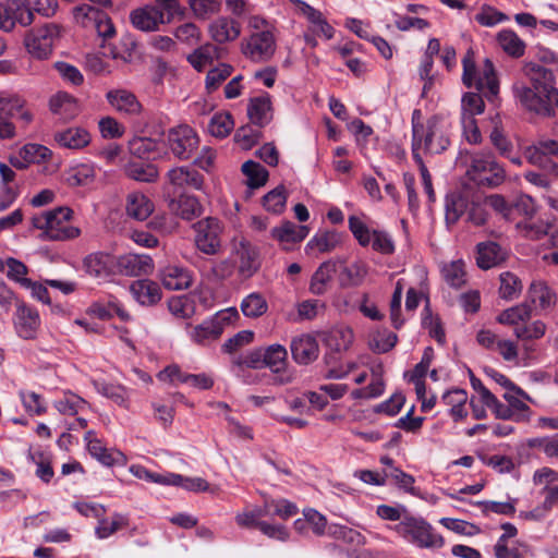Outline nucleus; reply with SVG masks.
<instances>
[{
    "instance_id": "obj_1",
    "label": "nucleus",
    "mask_w": 558,
    "mask_h": 558,
    "mask_svg": "<svg viewBox=\"0 0 558 558\" xmlns=\"http://www.w3.org/2000/svg\"><path fill=\"white\" fill-rule=\"evenodd\" d=\"M523 72L527 83L513 84L515 100L529 112L545 118L555 117L558 111V88L554 72L535 62L526 63Z\"/></svg>"
},
{
    "instance_id": "obj_2",
    "label": "nucleus",
    "mask_w": 558,
    "mask_h": 558,
    "mask_svg": "<svg viewBox=\"0 0 558 558\" xmlns=\"http://www.w3.org/2000/svg\"><path fill=\"white\" fill-rule=\"evenodd\" d=\"M422 112L415 109L412 112V153L441 154L450 145L448 126L438 116L422 121Z\"/></svg>"
},
{
    "instance_id": "obj_3",
    "label": "nucleus",
    "mask_w": 558,
    "mask_h": 558,
    "mask_svg": "<svg viewBox=\"0 0 558 558\" xmlns=\"http://www.w3.org/2000/svg\"><path fill=\"white\" fill-rule=\"evenodd\" d=\"M72 209L69 207H58L35 216L32 219L34 228L43 231V240L64 241L77 238L80 229L69 225L72 217Z\"/></svg>"
},
{
    "instance_id": "obj_4",
    "label": "nucleus",
    "mask_w": 558,
    "mask_h": 558,
    "mask_svg": "<svg viewBox=\"0 0 558 558\" xmlns=\"http://www.w3.org/2000/svg\"><path fill=\"white\" fill-rule=\"evenodd\" d=\"M471 181L478 186L495 187L506 178L505 169L490 153L475 154L466 171Z\"/></svg>"
},
{
    "instance_id": "obj_5",
    "label": "nucleus",
    "mask_w": 558,
    "mask_h": 558,
    "mask_svg": "<svg viewBox=\"0 0 558 558\" xmlns=\"http://www.w3.org/2000/svg\"><path fill=\"white\" fill-rule=\"evenodd\" d=\"M61 36V26L45 23L27 32L24 44L27 52L37 60H47L52 54L54 43Z\"/></svg>"
},
{
    "instance_id": "obj_6",
    "label": "nucleus",
    "mask_w": 558,
    "mask_h": 558,
    "mask_svg": "<svg viewBox=\"0 0 558 558\" xmlns=\"http://www.w3.org/2000/svg\"><path fill=\"white\" fill-rule=\"evenodd\" d=\"M462 81L464 85L468 87L474 86L478 90L487 89L492 96L498 94V81L495 75L494 64L489 59H485L483 71L477 73L474 51L469 49L462 59Z\"/></svg>"
},
{
    "instance_id": "obj_7",
    "label": "nucleus",
    "mask_w": 558,
    "mask_h": 558,
    "mask_svg": "<svg viewBox=\"0 0 558 558\" xmlns=\"http://www.w3.org/2000/svg\"><path fill=\"white\" fill-rule=\"evenodd\" d=\"M277 50V38L274 28L263 32H251L241 40L242 54L252 62L264 63L270 61Z\"/></svg>"
},
{
    "instance_id": "obj_8",
    "label": "nucleus",
    "mask_w": 558,
    "mask_h": 558,
    "mask_svg": "<svg viewBox=\"0 0 558 558\" xmlns=\"http://www.w3.org/2000/svg\"><path fill=\"white\" fill-rule=\"evenodd\" d=\"M393 530L407 541L425 548H440L444 538L422 519L405 518L393 526Z\"/></svg>"
},
{
    "instance_id": "obj_9",
    "label": "nucleus",
    "mask_w": 558,
    "mask_h": 558,
    "mask_svg": "<svg viewBox=\"0 0 558 558\" xmlns=\"http://www.w3.org/2000/svg\"><path fill=\"white\" fill-rule=\"evenodd\" d=\"M19 119L28 125L34 120L33 112L26 108V100L20 96L0 98V140H11L16 135V128L12 118Z\"/></svg>"
},
{
    "instance_id": "obj_10",
    "label": "nucleus",
    "mask_w": 558,
    "mask_h": 558,
    "mask_svg": "<svg viewBox=\"0 0 558 558\" xmlns=\"http://www.w3.org/2000/svg\"><path fill=\"white\" fill-rule=\"evenodd\" d=\"M525 159L533 166L558 180V142L555 140H539L524 148Z\"/></svg>"
},
{
    "instance_id": "obj_11",
    "label": "nucleus",
    "mask_w": 558,
    "mask_h": 558,
    "mask_svg": "<svg viewBox=\"0 0 558 558\" xmlns=\"http://www.w3.org/2000/svg\"><path fill=\"white\" fill-rule=\"evenodd\" d=\"M75 22L85 28H94L99 37L112 38L116 35L114 25L109 15L89 4H82L73 9Z\"/></svg>"
},
{
    "instance_id": "obj_12",
    "label": "nucleus",
    "mask_w": 558,
    "mask_h": 558,
    "mask_svg": "<svg viewBox=\"0 0 558 558\" xmlns=\"http://www.w3.org/2000/svg\"><path fill=\"white\" fill-rule=\"evenodd\" d=\"M167 143L170 151L180 160H187L199 145L196 132L189 125H179L169 130Z\"/></svg>"
},
{
    "instance_id": "obj_13",
    "label": "nucleus",
    "mask_w": 558,
    "mask_h": 558,
    "mask_svg": "<svg viewBox=\"0 0 558 558\" xmlns=\"http://www.w3.org/2000/svg\"><path fill=\"white\" fill-rule=\"evenodd\" d=\"M264 367H268L275 375L274 383L287 385L292 383L293 373L288 367V351L278 343L263 348Z\"/></svg>"
},
{
    "instance_id": "obj_14",
    "label": "nucleus",
    "mask_w": 558,
    "mask_h": 558,
    "mask_svg": "<svg viewBox=\"0 0 558 558\" xmlns=\"http://www.w3.org/2000/svg\"><path fill=\"white\" fill-rule=\"evenodd\" d=\"M197 248L208 255H215L220 250L221 227L219 220L208 217L194 225Z\"/></svg>"
},
{
    "instance_id": "obj_15",
    "label": "nucleus",
    "mask_w": 558,
    "mask_h": 558,
    "mask_svg": "<svg viewBox=\"0 0 558 558\" xmlns=\"http://www.w3.org/2000/svg\"><path fill=\"white\" fill-rule=\"evenodd\" d=\"M290 351L296 364L310 365L319 356V344L315 336L302 333L292 338Z\"/></svg>"
},
{
    "instance_id": "obj_16",
    "label": "nucleus",
    "mask_w": 558,
    "mask_h": 558,
    "mask_svg": "<svg viewBox=\"0 0 558 558\" xmlns=\"http://www.w3.org/2000/svg\"><path fill=\"white\" fill-rule=\"evenodd\" d=\"M158 378L161 381H169L172 384L182 383L187 384L198 389H210L214 385V379L207 374H187L183 373L179 366L170 365L159 372Z\"/></svg>"
},
{
    "instance_id": "obj_17",
    "label": "nucleus",
    "mask_w": 558,
    "mask_h": 558,
    "mask_svg": "<svg viewBox=\"0 0 558 558\" xmlns=\"http://www.w3.org/2000/svg\"><path fill=\"white\" fill-rule=\"evenodd\" d=\"M533 481L536 485L542 486L543 509L549 510L554 506H558V472L543 468L534 473Z\"/></svg>"
},
{
    "instance_id": "obj_18",
    "label": "nucleus",
    "mask_w": 558,
    "mask_h": 558,
    "mask_svg": "<svg viewBox=\"0 0 558 558\" xmlns=\"http://www.w3.org/2000/svg\"><path fill=\"white\" fill-rule=\"evenodd\" d=\"M167 178L174 193L185 189L202 190L204 184V177L197 170L184 166L170 169Z\"/></svg>"
},
{
    "instance_id": "obj_19",
    "label": "nucleus",
    "mask_w": 558,
    "mask_h": 558,
    "mask_svg": "<svg viewBox=\"0 0 558 558\" xmlns=\"http://www.w3.org/2000/svg\"><path fill=\"white\" fill-rule=\"evenodd\" d=\"M16 22L23 26H28L33 23V15L24 10L17 0H8L5 3H0V28L11 31Z\"/></svg>"
},
{
    "instance_id": "obj_20",
    "label": "nucleus",
    "mask_w": 558,
    "mask_h": 558,
    "mask_svg": "<svg viewBox=\"0 0 558 558\" xmlns=\"http://www.w3.org/2000/svg\"><path fill=\"white\" fill-rule=\"evenodd\" d=\"M117 267L124 276L137 277L148 275L154 269L150 256L144 254H125L117 259Z\"/></svg>"
},
{
    "instance_id": "obj_21",
    "label": "nucleus",
    "mask_w": 558,
    "mask_h": 558,
    "mask_svg": "<svg viewBox=\"0 0 558 558\" xmlns=\"http://www.w3.org/2000/svg\"><path fill=\"white\" fill-rule=\"evenodd\" d=\"M241 23L227 16L217 17L208 27L211 39L217 44L236 40L241 35Z\"/></svg>"
},
{
    "instance_id": "obj_22",
    "label": "nucleus",
    "mask_w": 558,
    "mask_h": 558,
    "mask_svg": "<svg viewBox=\"0 0 558 558\" xmlns=\"http://www.w3.org/2000/svg\"><path fill=\"white\" fill-rule=\"evenodd\" d=\"M15 329L23 339H34L40 326L39 314L36 310L20 304L15 314Z\"/></svg>"
},
{
    "instance_id": "obj_23",
    "label": "nucleus",
    "mask_w": 558,
    "mask_h": 558,
    "mask_svg": "<svg viewBox=\"0 0 558 558\" xmlns=\"http://www.w3.org/2000/svg\"><path fill=\"white\" fill-rule=\"evenodd\" d=\"M132 25L142 32H154L165 23L163 12L156 7H144L131 12Z\"/></svg>"
},
{
    "instance_id": "obj_24",
    "label": "nucleus",
    "mask_w": 558,
    "mask_h": 558,
    "mask_svg": "<svg viewBox=\"0 0 558 558\" xmlns=\"http://www.w3.org/2000/svg\"><path fill=\"white\" fill-rule=\"evenodd\" d=\"M530 301L542 312L553 310L557 303L556 292L542 280L533 281L529 288Z\"/></svg>"
},
{
    "instance_id": "obj_25",
    "label": "nucleus",
    "mask_w": 558,
    "mask_h": 558,
    "mask_svg": "<svg viewBox=\"0 0 558 558\" xmlns=\"http://www.w3.org/2000/svg\"><path fill=\"white\" fill-rule=\"evenodd\" d=\"M59 146L69 149H82L90 142V134L81 126H72L62 131H58L53 135Z\"/></svg>"
},
{
    "instance_id": "obj_26",
    "label": "nucleus",
    "mask_w": 558,
    "mask_h": 558,
    "mask_svg": "<svg viewBox=\"0 0 558 558\" xmlns=\"http://www.w3.org/2000/svg\"><path fill=\"white\" fill-rule=\"evenodd\" d=\"M133 298L142 305H154L161 300V290L155 281L141 279L130 286Z\"/></svg>"
},
{
    "instance_id": "obj_27",
    "label": "nucleus",
    "mask_w": 558,
    "mask_h": 558,
    "mask_svg": "<svg viewBox=\"0 0 558 558\" xmlns=\"http://www.w3.org/2000/svg\"><path fill=\"white\" fill-rule=\"evenodd\" d=\"M159 278L162 286L168 290H184L192 283L190 272L175 265H168L160 270Z\"/></svg>"
},
{
    "instance_id": "obj_28",
    "label": "nucleus",
    "mask_w": 558,
    "mask_h": 558,
    "mask_svg": "<svg viewBox=\"0 0 558 558\" xmlns=\"http://www.w3.org/2000/svg\"><path fill=\"white\" fill-rule=\"evenodd\" d=\"M324 344L331 351L340 353L353 342V331L345 326H338L322 333Z\"/></svg>"
},
{
    "instance_id": "obj_29",
    "label": "nucleus",
    "mask_w": 558,
    "mask_h": 558,
    "mask_svg": "<svg viewBox=\"0 0 558 558\" xmlns=\"http://www.w3.org/2000/svg\"><path fill=\"white\" fill-rule=\"evenodd\" d=\"M49 109L63 120H71L78 113L77 100L65 92H58L50 97Z\"/></svg>"
},
{
    "instance_id": "obj_30",
    "label": "nucleus",
    "mask_w": 558,
    "mask_h": 558,
    "mask_svg": "<svg viewBox=\"0 0 558 558\" xmlns=\"http://www.w3.org/2000/svg\"><path fill=\"white\" fill-rule=\"evenodd\" d=\"M247 116L254 125L258 128L267 125L272 119L269 96L252 98L247 105Z\"/></svg>"
},
{
    "instance_id": "obj_31",
    "label": "nucleus",
    "mask_w": 558,
    "mask_h": 558,
    "mask_svg": "<svg viewBox=\"0 0 558 558\" xmlns=\"http://www.w3.org/2000/svg\"><path fill=\"white\" fill-rule=\"evenodd\" d=\"M125 210L129 217L143 221L151 215L154 204L145 194L132 192L126 197Z\"/></svg>"
},
{
    "instance_id": "obj_32",
    "label": "nucleus",
    "mask_w": 558,
    "mask_h": 558,
    "mask_svg": "<svg viewBox=\"0 0 558 558\" xmlns=\"http://www.w3.org/2000/svg\"><path fill=\"white\" fill-rule=\"evenodd\" d=\"M106 98L108 102L119 112L126 114L140 113L142 106L136 97L124 89L110 90L107 93Z\"/></svg>"
},
{
    "instance_id": "obj_33",
    "label": "nucleus",
    "mask_w": 558,
    "mask_h": 558,
    "mask_svg": "<svg viewBox=\"0 0 558 558\" xmlns=\"http://www.w3.org/2000/svg\"><path fill=\"white\" fill-rule=\"evenodd\" d=\"M171 211L184 220H192L202 215L203 207L195 196L181 194L170 201Z\"/></svg>"
},
{
    "instance_id": "obj_34",
    "label": "nucleus",
    "mask_w": 558,
    "mask_h": 558,
    "mask_svg": "<svg viewBox=\"0 0 558 558\" xmlns=\"http://www.w3.org/2000/svg\"><path fill=\"white\" fill-rule=\"evenodd\" d=\"M341 243V236L336 231H323L315 234L306 244V252L311 255L329 253Z\"/></svg>"
},
{
    "instance_id": "obj_35",
    "label": "nucleus",
    "mask_w": 558,
    "mask_h": 558,
    "mask_svg": "<svg viewBox=\"0 0 558 558\" xmlns=\"http://www.w3.org/2000/svg\"><path fill=\"white\" fill-rule=\"evenodd\" d=\"M469 199L462 192H452L446 197L445 219L448 226L456 225L469 208Z\"/></svg>"
},
{
    "instance_id": "obj_36",
    "label": "nucleus",
    "mask_w": 558,
    "mask_h": 558,
    "mask_svg": "<svg viewBox=\"0 0 558 558\" xmlns=\"http://www.w3.org/2000/svg\"><path fill=\"white\" fill-rule=\"evenodd\" d=\"M112 256L105 253H93L85 257L84 268L95 278H106L111 274Z\"/></svg>"
},
{
    "instance_id": "obj_37",
    "label": "nucleus",
    "mask_w": 558,
    "mask_h": 558,
    "mask_svg": "<svg viewBox=\"0 0 558 558\" xmlns=\"http://www.w3.org/2000/svg\"><path fill=\"white\" fill-rule=\"evenodd\" d=\"M308 229L291 221H284L281 226L271 230V236L280 243H296L306 238Z\"/></svg>"
},
{
    "instance_id": "obj_38",
    "label": "nucleus",
    "mask_w": 558,
    "mask_h": 558,
    "mask_svg": "<svg viewBox=\"0 0 558 558\" xmlns=\"http://www.w3.org/2000/svg\"><path fill=\"white\" fill-rule=\"evenodd\" d=\"M236 253L240 258V271L247 277L252 276L259 267L257 248L243 240L240 242Z\"/></svg>"
},
{
    "instance_id": "obj_39",
    "label": "nucleus",
    "mask_w": 558,
    "mask_h": 558,
    "mask_svg": "<svg viewBox=\"0 0 558 558\" xmlns=\"http://www.w3.org/2000/svg\"><path fill=\"white\" fill-rule=\"evenodd\" d=\"M124 173L128 178L138 182H155L159 175L158 169L153 163L143 161H130L124 166Z\"/></svg>"
},
{
    "instance_id": "obj_40",
    "label": "nucleus",
    "mask_w": 558,
    "mask_h": 558,
    "mask_svg": "<svg viewBox=\"0 0 558 558\" xmlns=\"http://www.w3.org/2000/svg\"><path fill=\"white\" fill-rule=\"evenodd\" d=\"M337 270L336 263L328 260L323 263L314 272L311 279L310 290L315 295H322L327 290V284L331 281Z\"/></svg>"
},
{
    "instance_id": "obj_41",
    "label": "nucleus",
    "mask_w": 558,
    "mask_h": 558,
    "mask_svg": "<svg viewBox=\"0 0 558 558\" xmlns=\"http://www.w3.org/2000/svg\"><path fill=\"white\" fill-rule=\"evenodd\" d=\"M501 248L497 243H480L477 245L476 264L482 269H489L502 260Z\"/></svg>"
},
{
    "instance_id": "obj_42",
    "label": "nucleus",
    "mask_w": 558,
    "mask_h": 558,
    "mask_svg": "<svg viewBox=\"0 0 558 558\" xmlns=\"http://www.w3.org/2000/svg\"><path fill=\"white\" fill-rule=\"evenodd\" d=\"M222 330L220 320L209 319L194 327L191 338L196 343L204 344L208 341L217 340L221 336Z\"/></svg>"
},
{
    "instance_id": "obj_43",
    "label": "nucleus",
    "mask_w": 558,
    "mask_h": 558,
    "mask_svg": "<svg viewBox=\"0 0 558 558\" xmlns=\"http://www.w3.org/2000/svg\"><path fill=\"white\" fill-rule=\"evenodd\" d=\"M264 365L263 348L247 351L232 359V367L236 376H240L244 368L258 369L264 367Z\"/></svg>"
},
{
    "instance_id": "obj_44",
    "label": "nucleus",
    "mask_w": 558,
    "mask_h": 558,
    "mask_svg": "<svg viewBox=\"0 0 558 558\" xmlns=\"http://www.w3.org/2000/svg\"><path fill=\"white\" fill-rule=\"evenodd\" d=\"M367 266L361 260L353 262L344 266L340 272L339 279L342 287H357L367 275Z\"/></svg>"
},
{
    "instance_id": "obj_45",
    "label": "nucleus",
    "mask_w": 558,
    "mask_h": 558,
    "mask_svg": "<svg viewBox=\"0 0 558 558\" xmlns=\"http://www.w3.org/2000/svg\"><path fill=\"white\" fill-rule=\"evenodd\" d=\"M497 41L500 48L511 57L519 58L524 53L525 44L513 31L504 29L499 32Z\"/></svg>"
},
{
    "instance_id": "obj_46",
    "label": "nucleus",
    "mask_w": 558,
    "mask_h": 558,
    "mask_svg": "<svg viewBox=\"0 0 558 558\" xmlns=\"http://www.w3.org/2000/svg\"><path fill=\"white\" fill-rule=\"evenodd\" d=\"M242 172L246 177V184L251 189H258L268 180V171L258 162L253 160L245 161L242 165Z\"/></svg>"
},
{
    "instance_id": "obj_47",
    "label": "nucleus",
    "mask_w": 558,
    "mask_h": 558,
    "mask_svg": "<svg viewBox=\"0 0 558 558\" xmlns=\"http://www.w3.org/2000/svg\"><path fill=\"white\" fill-rule=\"evenodd\" d=\"M499 295L504 300H513L518 298L523 289L519 277L510 271L500 274Z\"/></svg>"
},
{
    "instance_id": "obj_48",
    "label": "nucleus",
    "mask_w": 558,
    "mask_h": 558,
    "mask_svg": "<svg viewBox=\"0 0 558 558\" xmlns=\"http://www.w3.org/2000/svg\"><path fill=\"white\" fill-rule=\"evenodd\" d=\"M327 534L335 539L342 541L352 546H361L366 543V538L363 534L344 525H329Z\"/></svg>"
},
{
    "instance_id": "obj_49",
    "label": "nucleus",
    "mask_w": 558,
    "mask_h": 558,
    "mask_svg": "<svg viewBox=\"0 0 558 558\" xmlns=\"http://www.w3.org/2000/svg\"><path fill=\"white\" fill-rule=\"evenodd\" d=\"M165 484L182 487L190 492H207L209 484L202 477H185L180 474H168Z\"/></svg>"
},
{
    "instance_id": "obj_50",
    "label": "nucleus",
    "mask_w": 558,
    "mask_h": 558,
    "mask_svg": "<svg viewBox=\"0 0 558 558\" xmlns=\"http://www.w3.org/2000/svg\"><path fill=\"white\" fill-rule=\"evenodd\" d=\"M496 558H527L531 555L530 546L520 541L505 544H495Z\"/></svg>"
},
{
    "instance_id": "obj_51",
    "label": "nucleus",
    "mask_w": 558,
    "mask_h": 558,
    "mask_svg": "<svg viewBox=\"0 0 558 558\" xmlns=\"http://www.w3.org/2000/svg\"><path fill=\"white\" fill-rule=\"evenodd\" d=\"M87 402L73 392H65L62 398L54 402V408L63 415L74 416L83 411Z\"/></svg>"
},
{
    "instance_id": "obj_52",
    "label": "nucleus",
    "mask_w": 558,
    "mask_h": 558,
    "mask_svg": "<svg viewBox=\"0 0 558 558\" xmlns=\"http://www.w3.org/2000/svg\"><path fill=\"white\" fill-rule=\"evenodd\" d=\"M241 310L246 317L256 318L267 312L268 304L262 294L253 292L243 299Z\"/></svg>"
},
{
    "instance_id": "obj_53",
    "label": "nucleus",
    "mask_w": 558,
    "mask_h": 558,
    "mask_svg": "<svg viewBox=\"0 0 558 558\" xmlns=\"http://www.w3.org/2000/svg\"><path fill=\"white\" fill-rule=\"evenodd\" d=\"M523 398L515 391H507L504 399L508 402L510 411L514 414V422H527L531 417L530 407L521 400Z\"/></svg>"
},
{
    "instance_id": "obj_54",
    "label": "nucleus",
    "mask_w": 558,
    "mask_h": 558,
    "mask_svg": "<svg viewBox=\"0 0 558 558\" xmlns=\"http://www.w3.org/2000/svg\"><path fill=\"white\" fill-rule=\"evenodd\" d=\"M218 48L213 44H206L197 48L187 57L189 62L197 71H202L206 65L210 64L217 57Z\"/></svg>"
},
{
    "instance_id": "obj_55",
    "label": "nucleus",
    "mask_w": 558,
    "mask_h": 558,
    "mask_svg": "<svg viewBox=\"0 0 558 558\" xmlns=\"http://www.w3.org/2000/svg\"><path fill=\"white\" fill-rule=\"evenodd\" d=\"M441 274L445 281L452 288L459 289L465 283V270L462 260H454L445 265Z\"/></svg>"
},
{
    "instance_id": "obj_56",
    "label": "nucleus",
    "mask_w": 558,
    "mask_h": 558,
    "mask_svg": "<svg viewBox=\"0 0 558 558\" xmlns=\"http://www.w3.org/2000/svg\"><path fill=\"white\" fill-rule=\"evenodd\" d=\"M234 126L232 117L228 112H218L213 116L208 124V131L216 137H226Z\"/></svg>"
},
{
    "instance_id": "obj_57",
    "label": "nucleus",
    "mask_w": 558,
    "mask_h": 558,
    "mask_svg": "<svg viewBox=\"0 0 558 558\" xmlns=\"http://www.w3.org/2000/svg\"><path fill=\"white\" fill-rule=\"evenodd\" d=\"M159 142L150 137H134L129 142V150L132 155L144 159L150 158L158 148Z\"/></svg>"
},
{
    "instance_id": "obj_58",
    "label": "nucleus",
    "mask_w": 558,
    "mask_h": 558,
    "mask_svg": "<svg viewBox=\"0 0 558 558\" xmlns=\"http://www.w3.org/2000/svg\"><path fill=\"white\" fill-rule=\"evenodd\" d=\"M21 155L31 165L43 163L51 159L52 151L41 144L28 143L21 148Z\"/></svg>"
},
{
    "instance_id": "obj_59",
    "label": "nucleus",
    "mask_w": 558,
    "mask_h": 558,
    "mask_svg": "<svg viewBox=\"0 0 558 558\" xmlns=\"http://www.w3.org/2000/svg\"><path fill=\"white\" fill-rule=\"evenodd\" d=\"M531 317V307L526 304H520L502 311L497 322L505 325H517L520 322H525Z\"/></svg>"
},
{
    "instance_id": "obj_60",
    "label": "nucleus",
    "mask_w": 558,
    "mask_h": 558,
    "mask_svg": "<svg viewBox=\"0 0 558 558\" xmlns=\"http://www.w3.org/2000/svg\"><path fill=\"white\" fill-rule=\"evenodd\" d=\"M7 277L10 280L17 282L23 288L31 286V279L26 278V275L28 274V268L24 263L13 257H9L7 259Z\"/></svg>"
},
{
    "instance_id": "obj_61",
    "label": "nucleus",
    "mask_w": 558,
    "mask_h": 558,
    "mask_svg": "<svg viewBox=\"0 0 558 558\" xmlns=\"http://www.w3.org/2000/svg\"><path fill=\"white\" fill-rule=\"evenodd\" d=\"M268 515L265 507L256 508L254 510H247L240 512L235 515L234 520L238 526L242 529H257L258 524L262 523L260 518Z\"/></svg>"
},
{
    "instance_id": "obj_62",
    "label": "nucleus",
    "mask_w": 558,
    "mask_h": 558,
    "mask_svg": "<svg viewBox=\"0 0 558 558\" xmlns=\"http://www.w3.org/2000/svg\"><path fill=\"white\" fill-rule=\"evenodd\" d=\"M96 171L93 165L82 163L72 169L69 182L74 186H82L92 183L95 179Z\"/></svg>"
},
{
    "instance_id": "obj_63",
    "label": "nucleus",
    "mask_w": 558,
    "mask_h": 558,
    "mask_svg": "<svg viewBox=\"0 0 558 558\" xmlns=\"http://www.w3.org/2000/svg\"><path fill=\"white\" fill-rule=\"evenodd\" d=\"M287 196L283 186H277L263 197V205L266 210L279 214L283 210Z\"/></svg>"
},
{
    "instance_id": "obj_64",
    "label": "nucleus",
    "mask_w": 558,
    "mask_h": 558,
    "mask_svg": "<svg viewBox=\"0 0 558 558\" xmlns=\"http://www.w3.org/2000/svg\"><path fill=\"white\" fill-rule=\"evenodd\" d=\"M53 69L59 73L60 77L66 83L78 86L84 82V76L81 73V71L76 66L68 62L57 61L53 63Z\"/></svg>"
}]
</instances>
